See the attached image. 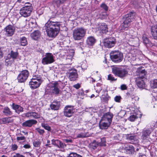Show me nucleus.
Wrapping results in <instances>:
<instances>
[{
    "mask_svg": "<svg viewBox=\"0 0 157 157\" xmlns=\"http://www.w3.org/2000/svg\"><path fill=\"white\" fill-rule=\"evenodd\" d=\"M64 142L69 145L73 142V140L71 139H65L64 140Z\"/></svg>",
    "mask_w": 157,
    "mask_h": 157,
    "instance_id": "46",
    "label": "nucleus"
},
{
    "mask_svg": "<svg viewBox=\"0 0 157 157\" xmlns=\"http://www.w3.org/2000/svg\"><path fill=\"white\" fill-rule=\"evenodd\" d=\"M127 87L125 85L122 84L121 86V89L122 90H126Z\"/></svg>",
    "mask_w": 157,
    "mask_h": 157,
    "instance_id": "52",
    "label": "nucleus"
},
{
    "mask_svg": "<svg viewBox=\"0 0 157 157\" xmlns=\"http://www.w3.org/2000/svg\"><path fill=\"white\" fill-rule=\"evenodd\" d=\"M113 115L112 114L107 113L102 117L99 123V127L101 129H107L112 122Z\"/></svg>",
    "mask_w": 157,
    "mask_h": 157,
    "instance_id": "3",
    "label": "nucleus"
},
{
    "mask_svg": "<svg viewBox=\"0 0 157 157\" xmlns=\"http://www.w3.org/2000/svg\"><path fill=\"white\" fill-rule=\"evenodd\" d=\"M135 12H132L125 15V19L121 25V30L122 31L127 30L126 29L130 25V22L135 19Z\"/></svg>",
    "mask_w": 157,
    "mask_h": 157,
    "instance_id": "5",
    "label": "nucleus"
},
{
    "mask_svg": "<svg viewBox=\"0 0 157 157\" xmlns=\"http://www.w3.org/2000/svg\"><path fill=\"white\" fill-rule=\"evenodd\" d=\"M95 96L94 94H92V95L90 96V98H93V97H95ZM95 97H96V96H95Z\"/></svg>",
    "mask_w": 157,
    "mask_h": 157,
    "instance_id": "62",
    "label": "nucleus"
},
{
    "mask_svg": "<svg viewBox=\"0 0 157 157\" xmlns=\"http://www.w3.org/2000/svg\"><path fill=\"white\" fill-rule=\"evenodd\" d=\"M121 99V97L119 96H116L114 98V100L115 101L120 102Z\"/></svg>",
    "mask_w": 157,
    "mask_h": 157,
    "instance_id": "47",
    "label": "nucleus"
},
{
    "mask_svg": "<svg viewBox=\"0 0 157 157\" xmlns=\"http://www.w3.org/2000/svg\"><path fill=\"white\" fill-rule=\"evenodd\" d=\"M89 136V134L88 133H81L79 134L77 136L78 138H82L88 137Z\"/></svg>",
    "mask_w": 157,
    "mask_h": 157,
    "instance_id": "37",
    "label": "nucleus"
},
{
    "mask_svg": "<svg viewBox=\"0 0 157 157\" xmlns=\"http://www.w3.org/2000/svg\"><path fill=\"white\" fill-rule=\"evenodd\" d=\"M18 147L17 145L15 144H13L12 145L11 149L13 151L16 150Z\"/></svg>",
    "mask_w": 157,
    "mask_h": 157,
    "instance_id": "51",
    "label": "nucleus"
},
{
    "mask_svg": "<svg viewBox=\"0 0 157 157\" xmlns=\"http://www.w3.org/2000/svg\"><path fill=\"white\" fill-rule=\"evenodd\" d=\"M108 27L107 25L105 23H100L98 25L97 31L100 35L106 33L108 31Z\"/></svg>",
    "mask_w": 157,
    "mask_h": 157,
    "instance_id": "17",
    "label": "nucleus"
},
{
    "mask_svg": "<svg viewBox=\"0 0 157 157\" xmlns=\"http://www.w3.org/2000/svg\"><path fill=\"white\" fill-rule=\"evenodd\" d=\"M43 81L41 78L40 76H33L29 82V85L30 88L34 89L38 87Z\"/></svg>",
    "mask_w": 157,
    "mask_h": 157,
    "instance_id": "10",
    "label": "nucleus"
},
{
    "mask_svg": "<svg viewBox=\"0 0 157 157\" xmlns=\"http://www.w3.org/2000/svg\"><path fill=\"white\" fill-rule=\"evenodd\" d=\"M75 112V109L73 106L67 105L64 108L63 113L65 116L70 117L73 115Z\"/></svg>",
    "mask_w": 157,
    "mask_h": 157,
    "instance_id": "16",
    "label": "nucleus"
},
{
    "mask_svg": "<svg viewBox=\"0 0 157 157\" xmlns=\"http://www.w3.org/2000/svg\"><path fill=\"white\" fill-rule=\"evenodd\" d=\"M68 157H82V156L76 153H72L69 154Z\"/></svg>",
    "mask_w": 157,
    "mask_h": 157,
    "instance_id": "41",
    "label": "nucleus"
},
{
    "mask_svg": "<svg viewBox=\"0 0 157 157\" xmlns=\"http://www.w3.org/2000/svg\"><path fill=\"white\" fill-rule=\"evenodd\" d=\"M2 157H7V156H5L4 155H2Z\"/></svg>",
    "mask_w": 157,
    "mask_h": 157,
    "instance_id": "63",
    "label": "nucleus"
},
{
    "mask_svg": "<svg viewBox=\"0 0 157 157\" xmlns=\"http://www.w3.org/2000/svg\"><path fill=\"white\" fill-rule=\"evenodd\" d=\"M59 85L57 82H55L49 84L47 86L46 90L50 94H58L60 90L59 89Z\"/></svg>",
    "mask_w": 157,
    "mask_h": 157,
    "instance_id": "6",
    "label": "nucleus"
},
{
    "mask_svg": "<svg viewBox=\"0 0 157 157\" xmlns=\"http://www.w3.org/2000/svg\"><path fill=\"white\" fill-rule=\"evenodd\" d=\"M73 87L76 89H78L80 87V85L79 83H77L74 85Z\"/></svg>",
    "mask_w": 157,
    "mask_h": 157,
    "instance_id": "54",
    "label": "nucleus"
},
{
    "mask_svg": "<svg viewBox=\"0 0 157 157\" xmlns=\"http://www.w3.org/2000/svg\"><path fill=\"white\" fill-rule=\"evenodd\" d=\"M126 139L129 140L131 143L135 144L138 142V140L132 134H127L126 135Z\"/></svg>",
    "mask_w": 157,
    "mask_h": 157,
    "instance_id": "23",
    "label": "nucleus"
},
{
    "mask_svg": "<svg viewBox=\"0 0 157 157\" xmlns=\"http://www.w3.org/2000/svg\"><path fill=\"white\" fill-rule=\"evenodd\" d=\"M1 121L3 124H6L12 122L13 120L11 119V117H6L2 119Z\"/></svg>",
    "mask_w": 157,
    "mask_h": 157,
    "instance_id": "33",
    "label": "nucleus"
},
{
    "mask_svg": "<svg viewBox=\"0 0 157 157\" xmlns=\"http://www.w3.org/2000/svg\"><path fill=\"white\" fill-rule=\"evenodd\" d=\"M146 75V72L144 70H142L139 76L136 79V82L137 86L140 88H143L145 86V83L144 81V76Z\"/></svg>",
    "mask_w": 157,
    "mask_h": 157,
    "instance_id": "13",
    "label": "nucleus"
},
{
    "mask_svg": "<svg viewBox=\"0 0 157 157\" xmlns=\"http://www.w3.org/2000/svg\"><path fill=\"white\" fill-rule=\"evenodd\" d=\"M60 25L59 22L48 20L45 25V29L48 35L51 37H56L59 32Z\"/></svg>",
    "mask_w": 157,
    "mask_h": 157,
    "instance_id": "1",
    "label": "nucleus"
},
{
    "mask_svg": "<svg viewBox=\"0 0 157 157\" xmlns=\"http://www.w3.org/2000/svg\"><path fill=\"white\" fill-rule=\"evenodd\" d=\"M146 155L142 153H139L138 154V157H145Z\"/></svg>",
    "mask_w": 157,
    "mask_h": 157,
    "instance_id": "57",
    "label": "nucleus"
},
{
    "mask_svg": "<svg viewBox=\"0 0 157 157\" xmlns=\"http://www.w3.org/2000/svg\"><path fill=\"white\" fill-rule=\"evenodd\" d=\"M110 58L112 61L116 63L121 62L123 59V54L118 51H113L110 54Z\"/></svg>",
    "mask_w": 157,
    "mask_h": 157,
    "instance_id": "9",
    "label": "nucleus"
},
{
    "mask_svg": "<svg viewBox=\"0 0 157 157\" xmlns=\"http://www.w3.org/2000/svg\"><path fill=\"white\" fill-rule=\"evenodd\" d=\"M105 142V138H103L101 139V142H100L94 141L92 143V145L95 147H96L98 146H106Z\"/></svg>",
    "mask_w": 157,
    "mask_h": 157,
    "instance_id": "24",
    "label": "nucleus"
},
{
    "mask_svg": "<svg viewBox=\"0 0 157 157\" xmlns=\"http://www.w3.org/2000/svg\"><path fill=\"white\" fill-rule=\"evenodd\" d=\"M100 17L101 19H104L106 18L107 17V15L105 13H104L102 14H100Z\"/></svg>",
    "mask_w": 157,
    "mask_h": 157,
    "instance_id": "48",
    "label": "nucleus"
},
{
    "mask_svg": "<svg viewBox=\"0 0 157 157\" xmlns=\"http://www.w3.org/2000/svg\"><path fill=\"white\" fill-rule=\"evenodd\" d=\"M30 23L32 24H33L34 23H35L36 25V21H34V22L33 21L31 22H30Z\"/></svg>",
    "mask_w": 157,
    "mask_h": 157,
    "instance_id": "61",
    "label": "nucleus"
},
{
    "mask_svg": "<svg viewBox=\"0 0 157 157\" xmlns=\"http://www.w3.org/2000/svg\"><path fill=\"white\" fill-rule=\"evenodd\" d=\"M125 150L127 153L134 154L135 151V148L132 145L127 144L125 148Z\"/></svg>",
    "mask_w": 157,
    "mask_h": 157,
    "instance_id": "29",
    "label": "nucleus"
},
{
    "mask_svg": "<svg viewBox=\"0 0 157 157\" xmlns=\"http://www.w3.org/2000/svg\"><path fill=\"white\" fill-rule=\"evenodd\" d=\"M96 40L93 36H90L87 37L86 40V44L89 46H92L96 43Z\"/></svg>",
    "mask_w": 157,
    "mask_h": 157,
    "instance_id": "25",
    "label": "nucleus"
},
{
    "mask_svg": "<svg viewBox=\"0 0 157 157\" xmlns=\"http://www.w3.org/2000/svg\"><path fill=\"white\" fill-rule=\"evenodd\" d=\"M74 51L73 50L71 49L67 51L66 54V60L69 64H70L71 63L72 59L74 55Z\"/></svg>",
    "mask_w": 157,
    "mask_h": 157,
    "instance_id": "21",
    "label": "nucleus"
},
{
    "mask_svg": "<svg viewBox=\"0 0 157 157\" xmlns=\"http://www.w3.org/2000/svg\"><path fill=\"white\" fill-rule=\"evenodd\" d=\"M54 58V56L52 53H47L43 56L41 63L44 65L52 63L55 61Z\"/></svg>",
    "mask_w": 157,
    "mask_h": 157,
    "instance_id": "11",
    "label": "nucleus"
},
{
    "mask_svg": "<svg viewBox=\"0 0 157 157\" xmlns=\"http://www.w3.org/2000/svg\"><path fill=\"white\" fill-rule=\"evenodd\" d=\"M136 118V116L134 115H132L129 118V120L132 121H134Z\"/></svg>",
    "mask_w": 157,
    "mask_h": 157,
    "instance_id": "50",
    "label": "nucleus"
},
{
    "mask_svg": "<svg viewBox=\"0 0 157 157\" xmlns=\"http://www.w3.org/2000/svg\"><path fill=\"white\" fill-rule=\"evenodd\" d=\"M25 138L24 136H22L21 137H17V141H21V140H25Z\"/></svg>",
    "mask_w": 157,
    "mask_h": 157,
    "instance_id": "49",
    "label": "nucleus"
},
{
    "mask_svg": "<svg viewBox=\"0 0 157 157\" xmlns=\"http://www.w3.org/2000/svg\"><path fill=\"white\" fill-rule=\"evenodd\" d=\"M21 132L23 133H24L25 135H28V133L27 132H25V131H21Z\"/></svg>",
    "mask_w": 157,
    "mask_h": 157,
    "instance_id": "58",
    "label": "nucleus"
},
{
    "mask_svg": "<svg viewBox=\"0 0 157 157\" xmlns=\"http://www.w3.org/2000/svg\"><path fill=\"white\" fill-rule=\"evenodd\" d=\"M151 131L149 129H144L142 132L141 139L144 140H148L149 138Z\"/></svg>",
    "mask_w": 157,
    "mask_h": 157,
    "instance_id": "22",
    "label": "nucleus"
},
{
    "mask_svg": "<svg viewBox=\"0 0 157 157\" xmlns=\"http://www.w3.org/2000/svg\"><path fill=\"white\" fill-rule=\"evenodd\" d=\"M142 38L143 39V42L144 44H147L148 43V39L146 37V36L145 34L143 35Z\"/></svg>",
    "mask_w": 157,
    "mask_h": 157,
    "instance_id": "43",
    "label": "nucleus"
},
{
    "mask_svg": "<svg viewBox=\"0 0 157 157\" xmlns=\"http://www.w3.org/2000/svg\"><path fill=\"white\" fill-rule=\"evenodd\" d=\"M112 72L115 76L121 79H124L128 75V69L119 66H113L112 68Z\"/></svg>",
    "mask_w": 157,
    "mask_h": 157,
    "instance_id": "2",
    "label": "nucleus"
},
{
    "mask_svg": "<svg viewBox=\"0 0 157 157\" xmlns=\"http://www.w3.org/2000/svg\"><path fill=\"white\" fill-rule=\"evenodd\" d=\"M24 116L27 118H33L35 119H37L40 117V115L35 112H28L23 114Z\"/></svg>",
    "mask_w": 157,
    "mask_h": 157,
    "instance_id": "19",
    "label": "nucleus"
},
{
    "mask_svg": "<svg viewBox=\"0 0 157 157\" xmlns=\"http://www.w3.org/2000/svg\"><path fill=\"white\" fill-rule=\"evenodd\" d=\"M100 157H103V156H100Z\"/></svg>",
    "mask_w": 157,
    "mask_h": 157,
    "instance_id": "64",
    "label": "nucleus"
},
{
    "mask_svg": "<svg viewBox=\"0 0 157 157\" xmlns=\"http://www.w3.org/2000/svg\"><path fill=\"white\" fill-rule=\"evenodd\" d=\"M3 113L6 116H10L12 113L10 109L8 107H5L3 109Z\"/></svg>",
    "mask_w": 157,
    "mask_h": 157,
    "instance_id": "32",
    "label": "nucleus"
},
{
    "mask_svg": "<svg viewBox=\"0 0 157 157\" xmlns=\"http://www.w3.org/2000/svg\"><path fill=\"white\" fill-rule=\"evenodd\" d=\"M86 30L82 27L75 29L73 31V37L75 40H81L84 37L86 34Z\"/></svg>",
    "mask_w": 157,
    "mask_h": 157,
    "instance_id": "7",
    "label": "nucleus"
},
{
    "mask_svg": "<svg viewBox=\"0 0 157 157\" xmlns=\"http://www.w3.org/2000/svg\"><path fill=\"white\" fill-rule=\"evenodd\" d=\"M23 147L26 149H28L30 148L31 146L29 144H26L24 145Z\"/></svg>",
    "mask_w": 157,
    "mask_h": 157,
    "instance_id": "56",
    "label": "nucleus"
},
{
    "mask_svg": "<svg viewBox=\"0 0 157 157\" xmlns=\"http://www.w3.org/2000/svg\"><path fill=\"white\" fill-rule=\"evenodd\" d=\"M12 106L13 109L15 110V112L18 114L23 111V108L19 105L13 103L12 104Z\"/></svg>",
    "mask_w": 157,
    "mask_h": 157,
    "instance_id": "27",
    "label": "nucleus"
},
{
    "mask_svg": "<svg viewBox=\"0 0 157 157\" xmlns=\"http://www.w3.org/2000/svg\"><path fill=\"white\" fill-rule=\"evenodd\" d=\"M150 86L153 88H157V79H155L151 81Z\"/></svg>",
    "mask_w": 157,
    "mask_h": 157,
    "instance_id": "34",
    "label": "nucleus"
},
{
    "mask_svg": "<svg viewBox=\"0 0 157 157\" xmlns=\"http://www.w3.org/2000/svg\"><path fill=\"white\" fill-rule=\"evenodd\" d=\"M50 143V141L49 140H47V144L45 145L46 146H48L49 144V143Z\"/></svg>",
    "mask_w": 157,
    "mask_h": 157,
    "instance_id": "59",
    "label": "nucleus"
},
{
    "mask_svg": "<svg viewBox=\"0 0 157 157\" xmlns=\"http://www.w3.org/2000/svg\"><path fill=\"white\" fill-rule=\"evenodd\" d=\"M116 42L115 37L111 36L106 38L104 42L105 46L107 48H110L113 47Z\"/></svg>",
    "mask_w": 157,
    "mask_h": 157,
    "instance_id": "15",
    "label": "nucleus"
},
{
    "mask_svg": "<svg viewBox=\"0 0 157 157\" xmlns=\"http://www.w3.org/2000/svg\"><path fill=\"white\" fill-rule=\"evenodd\" d=\"M60 105L59 101H55L50 105V107L52 109L56 110L59 109Z\"/></svg>",
    "mask_w": 157,
    "mask_h": 157,
    "instance_id": "26",
    "label": "nucleus"
},
{
    "mask_svg": "<svg viewBox=\"0 0 157 157\" xmlns=\"http://www.w3.org/2000/svg\"><path fill=\"white\" fill-rule=\"evenodd\" d=\"M36 130L39 133L40 135H42L44 132V130L41 129L40 128H36Z\"/></svg>",
    "mask_w": 157,
    "mask_h": 157,
    "instance_id": "45",
    "label": "nucleus"
},
{
    "mask_svg": "<svg viewBox=\"0 0 157 157\" xmlns=\"http://www.w3.org/2000/svg\"><path fill=\"white\" fill-rule=\"evenodd\" d=\"M151 33L155 39H157V24H154L151 27Z\"/></svg>",
    "mask_w": 157,
    "mask_h": 157,
    "instance_id": "31",
    "label": "nucleus"
},
{
    "mask_svg": "<svg viewBox=\"0 0 157 157\" xmlns=\"http://www.w3.org/2000/svg\"><path fill=\"white\" fill-rule=\"evenodd\" d=\"M29 5L25 6L20 10V14L24 17H26L29 16L32 11L33 8L30 4Z\"/></svg>",
    "mask_w": 157,
    "mask_h": 157,
    "instance_id": "12",
    "label": "nucleus"
},
{
    "mask_svg": "<svg viewBox=\"0 0 157 157\" xmlns=\"http://www.w3.org/2000/svg\"><path fill=\"white\" fill-rule=\"evenodd\" d=\"M52 142L53 144H57L58 145V144H59L60 146L61 147H63L64 146L63 145L62 143L59 140H52Z\"/></svg>",
    "mask_w": 157,
    "mask_h": 157,
    "instance_id": "36",
    "label": "nucleus"
},
{
    "mask_svg": "<svg viewBox=\"0 0 157 157\" xmlns=\"http://www.w3.org/2000/svg\"><path fill=\"white\" fill-rule=\"evenodd\" d=\"M132 100L135 101H138L139 99V98L137 96H134L132 98Z\"/></svg>",
    "mask_w": 157,
    "mask_h": 157,
    "instance_id": "53",
    "label": "nucleus"
},
{
    "mask_svg": "<svg viewBox=\"0 0 157 157\" xmlns=\"http://www.w3.org/2000/svg\"><path fill=\"white\" fill-rule=\"evenodd\" d=\"M29 74L27 70H24L21 71L17 76V79L19 83L25 82L27 79Z\"/></svg>",
    "mask_w": 157,
    "mask_h": 157,
    "instance_id": "14",
    "label": "nucleus"
},
{
    "mask_svg": "<svg viewBox=\"0 0 157 157\" xmlns=\"http://www.w3.org/2000/svg\"><path fill=\"white\" fill-rule=\"evenodd\" d=\"M41 142L39 140H34L33 142V144L34 146L35 147H38L40 146L41 144Z\"/></svg>",
    "mask_w": 157,
    "mask_h": 157,
    "instance_id": "40",
    "label": "nucleus"
},
{
    "mask_svg": "<svg viewBox=\"0 0 157 157\" xmlns=\"http://www.w3.org/2000/svg\"><path fill=\"white\" fill-rule=\"evenodd\" d=\"M37 122V121L36 120H29L24 122L22 124V126L24 127H31L33 125L36 124Z\"/></svg>",
    "mask_w": 157,
    "mask_h": 157,
    "instance_id": "20",
    "label": "nucleus"
},
{
    "mask_svg": "<svg viewBox=\"0 0 157 157\" xmlns=\"http://www.w3.org/2000/svg\"><path fill=\"white\" fill-rule=\"evenodd\" d=\"M100 7L103 9L105 11H107L108 10V7L104 3H102L100 6Z\"/></svg>",
    "mask_w": 157,
    "mask_h": 157,
    "instance_id": "44",
    "label": "nucleus"
},
{
    "mask_svg": "<svg viewBox=\"0 0 157 157\" xmlns=\"http://www.w3.org/2000/svg\"><path fill=\"white\" fill-rule=\"evenodd\" d=\"M21 45L23 46H25L27 44V41L26 38L25 37H22L20 39Z\"/></svg>",
    "mask_w": 157,
    "mask_h": 157,
    "instance_id": "35",
    "label": "nucleus"
},
{
    "mask_svg": "<svg viewBox=\"0 0 157 157\" xmlns=\"http://www.w3.org/2000/svg\"><path fill=\"white\" fill-rule=\"evenodd\" d=\"M32 38L34 40H36L40 36L41 34L39 30H36L31 34Z\"/></svg>",
    "mask_w": 157,
    "mask_h": 157,
    "instance_id": "30",
    "label": "nucleus"
},
{
    "mask_svg": "<svg viewBox=\"0 0 157 157\" xmlns=\"http://www.w3.org/2000/svg\"><path fill=\"white\" fill-rule=\"evenodd\" d=\"M135 12H132L125 15V19L121 25V30L122 31L127 30L126 29L130 25V22L135 19Z\"/></svg>",
    "mask_w": 157,
    "mask_h": 157,
    "instance_id": "4",
    "label": "nucleus"
},
{
    "mask_svg": "<svg viewBox=\"0 0 157 157\" xmlns=\"http://www.w3.org/2000/svg\"><path fill=\"white\" fill-rule=\"evenodd\" d=\"M15 30L14 27L11 25H7L4 29V30L6 32V35L8 36H11L13 34Z\"/></svg>",
    "mask_w": 157,
    "mask_h": 157,
    "instance_id": "18",
    "label": "nucleus"
},
{
    "mask_svg": "<svg viewBox=\"0 0 157 157\" xmlns=\"http://www.w3.org/2000/svg\"><path fill=\"white\" fill-rule=\"evenodd\" d=\"M13 157H25L22 155H21L19 154H16L14 155Z\"/></svg>",
    "mask_w": 157,
    "mask_h": 157,
    "instance_id": "55",
    "label": "nucleus"
},
{
    "mask_svg": "<svg viewBox=\"0 0 157 157\" xmlns=\"http://www.w3.org/2000/svg\"><path fill=\"white\" fill-rule=\"evenodd\" d=\"M104 85L99 83H97L96 86H94V89L95 90L97 94H96V97L99 96V93L103 90Z\"/></svg>",
    "mask_w": 157,
    "mask_h": 157,
    "instance_id": "28",
    "label": "nucleus"
},
{
    "mask_svg": "<svg viewBox=\"0 0 157 157\" xmlns=\"http://www.w3.org/2000/svg\"><path fill=\"white\" fill-rule=\"evenodd\" d=\"M64 67L65 70H67L66 69H68L66 75L69 80L71 81L76 80L78 78L77 70L75 69L69 68L67 65Z\"/></svg>",
    "mask_w": 157,
    "mask_h": 157,
    "instance_id": "8",
    "label": "nucleus"
},
{
    "mask_svg": "<svg viewBox=\"0 0 157 157\" xmlns=\"http://www.w3.org/2000/svg\"><path fill=\"white\" fill-rule=\"evenodd\" d=\"M41 126L45 129L48 131H50L51 130V127L47 124H42Z\"/></svg>",
    "mask_w": 157,
    "mask_h": 157,
    "instance_id": "42",
    "label": "nucleus"
},
{
    "mask_svg": "<svg viewBox=\"0 0 157 157\" xmlns=\"http://www.w3.org/2000/svg\"><path fill=\"white\" fill-rule=\"evenodd\" d=\"M107 80L110 82L115 81L117 80V78H115L113 75L110 74L108 75Z\"/></svg>",
    "mask_w": 157,
    "mask_h": 157,
    "instance_id": "39",
    "label": "nucleus"
},
{
    "mask_svg": "<svg viewBox=\"0 0 157 157\" xmlns=\"http://www.w3.org/2000/svg\"><path fill=\"white\" fill-rule=\"evenodd\" d=\"M18 55L17 51L14 52L13 51H11L10 52V55L11 57L13 59L17 58Z\"/></svg>",
    "mask_w": 157,
    "mask_h": 157,
    "instance_id": "38",
    "label": "nucleus"
},
{
    "mask_svg": "<svg viewBox=\"0 0 157 157\" xmlns=\"http://www.w3.org/2000/svg\"><path fill=\"white\" fill-rule=\"evenodd\" d=\"M90 78L92 79L91 81L92 83L94 82L95 81V80L93 78L90 77Z\"/></svg>",
    "mask_w": 157,
    "mask_h": 157,
    "instance_id": "60",
    "label": "nucleus"
}]
</instances>
